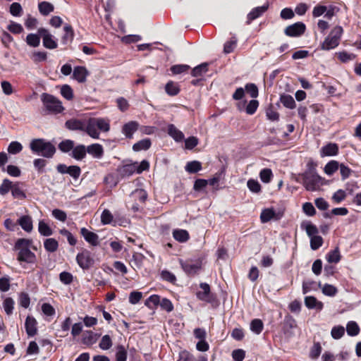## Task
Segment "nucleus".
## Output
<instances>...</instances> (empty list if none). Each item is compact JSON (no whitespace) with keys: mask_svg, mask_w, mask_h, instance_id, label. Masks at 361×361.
<instances>
[{"mask_svg":"<svg viewBox=\"0 0 361 361\" xmlns=\"http://www.w3.org/2000/svg\"><path fill=\"white\" fill-rule=\"evenodd\" d=\"M87 75L88 71L85 66H78L74 68L73 78L78 82H85Z\"/></svg>","mask_w":361,"mask_h":361,"instance_id":"18","label":"nucleus"},{"mask_svg":"<svg viewBox=\"0 0 361 361\" xmlns=\"http://www.w3.org/2000/svg\"><path fill=\"white\" fill-rule=\"evenodd\" d=\"M322 288V293L325 295L333 297L338 293V289L333 285L325 283Z\"/></svg>","mask_w":361,"mask_h":361,"instance_id":"50","label":"nucleus"},{"mask_svg":"<svg viewBox=\"0 0 361 361\" xmlns=\"http://www.w3.org/2000/svg\"><path fill=\"white\" fill-rule=\"evenodd\" d=\"M113 345L112 340L109 335H104L102 336L99 343V347L104 350H109L111 348Z\"/></svg>","mask_w":361,"mask_h":361,"instance_id":"54","label":"nucleus"},{"mask_svg":"<svg viewBox=\"0 0 361 361\" xmlns=\"http://www.w3.org/2000/svg\"><path fill=\"white\" fill-rule=\"evenodd\" d=\"M20 183L16 182L13 185V188L11 189V194L13 198L23 200L26 198V195L25 192L20 187Z\"/></svg>","mask_w":361,"mask_h":361,"instance_id":"35","label":"nucleus"},{"mask_svg":"<svg viewBox=\"0 0 361 361\" xmlns=\"http://www.w3.org/2000/svg\"><path fill=\"white\" fill-rule=\"evenodd\" d=\"M200 288L202 291H197L196 293L197 298L202 301L207 302H212L215 299V295L211 293L210 286L207 283H201L200 284Z\"/></svg>","mask_w":361,"mask_h":361,"instance_id":"10","label":"nucleus"},{"mask_svg":"<svg viewBox=\"0 0 361 361\" xmlns=\"http://www.w3.org/2000/svg\"><path fill=\"white\" fill-rule=\"evenodd\" d=\"M32 240L27 238H20L17 240L14 245V250H18L17 260L27 264H35L37 262V257L34 252L30 250Z\"/></svg>","mask_w":361,"mask_h":361,"instance_id":"2","label":"nucleus"},{"mask_svg":"<svg viewBox=\"0 0 361 361\" xmlns=\"http://www.w3.org/2000/svg\"><path fill=\"white\" fill-rule=\"evenodd\" d=\"M268 2L262 6H257L252 8L247 16L246 25H250L253 20L261 17L269 8Z\"/></svg>","mask_w":361,"mask_h":361,"instance_id":"11","label":"nucleus"},{"mask_svg":"<svg viewBox=\"0 0 361 361\" xmlns=\"http://www.w3.org/2000/svg\"><path fill=\"white\" fill-rule=\"evenodd\" d=\"M305 305L308 309H317L319 311L324 307L323 302L319 301L314 296H306L305 298Z\"/></svg>","mask_w":361,"mask_h":361,"instance_id":"23","label":"nucleus"},{"mask_svg":"<svg viewBox=\"0 0 361 361\" xmlns=\"http://www.w3.org/2000/svg\"><path fill=\"white\" fill-rule=\"evenodd\" d=\"M104 183L109 185L111 188H113L117 185L118 180L114 174L109 173L104 177Z\"/></svg>","mask_w":361,"mask_h":361,"instance_id":"64","label":"nucleus"},{"mask_svg":"<svg viewBox=\"0 0 361 361\" xmlns=\"http://www.w3.org/2000/svg\"><path fill=\"white\" fill-rule=\"evenodd\" d=\"M25 328L28 337H33L37 334V322L32 316H27L25 322Z\"/></svg>","mask_w":361,"mask_h":361,"instance_id":"14","label":"nucleus"},{"mask_svg":"<svg viewBox=\"0 0 361 361\" xmlns=\"http://www.w3.org/2000/svg\"><path fill=\"white\" fill-rule=\"evenodd\" d=\"M30 149L33 154L51 159L56 153L55 146L43 138L33 139L30 143Z\"/></svg>","mask_w":361,"mask_h":361,"instance_id":"3","label":"nucleus"},{"mask_svg":"<svg viewBox=\"0 0 361 361\" xmlns=\"http://www.w3.org/2000/svg\"><path fill=\"white\" fill-rule=\"evenodd\" d=\"M280 102L283 104V105L290 109H293L295 108V102L293 97L287 94H283L280 96Z\"/></svg>","mask_w":361,"mask_h":361,"instance_id":"32","label":"nucleus"},{"mask_svg":"<svg viewBox=\"0 0 361 361\" xmlns=\"http://www.w3.org/2000/svg\"><path fill=\"white\" fill-rule=\"evenodd\" d=\"M116 361H127L128 352L123 345H118L116 348Z\"/></svg>","mask_w":361,"mask_h":361,"instance_id":"43","label":"nucleus"},{"mask_svg":"<svg viewBox=\"0 0 361 361\" xmlns=\"http://www.w3.org/2000/svg\"><path fill=\"white\" fill-rule=\"evenodd\" d=\"M326 259L329 263H338L341 259L339 248L337 247L326 254Z\"/></svg>","mask_w":361,"mask_h":361,"instance_id":"34","label":"nucleus"},{"mask_svg":"<svg viewBox=\"0 0 361 361\" xmlns=\"http://www.w3.org/2000/svg\"><path fill=\"white\" fill-rule=\"evenodd\" d=\"M308 169L300 174L302 184L308 191H316L323 185L324 178L317 174L316 171L317 164L313 161L307 164Z\"/></svg>","mask_w":361,"mask_h":361,"instance_id":"1","label":"nucleus"},{"mask_svg":"<svg viewBox=\"0 0 361 361\" xmlns=\"http://www.w3.org/2000/svg\"><path fill=\"white\" fill-rule=\"evenodd\" d=\"M60 281L65 285H70L73 281V276L68 271H62L59 274Z\"/></svg>","mask_w":361,"mask_h":361,"instance_id":"63","label":"nucleus"},{"mask_svg":"<svg viewBox=\"0 0 361 361\" xmlns=\"http://www.w3.org/2000/svg\"><path fill=\"white\" fill-rule=\"evenodd\" d=\"M23 149V145L17 142L13 141L11 142L8 147V152L12 154H16L20 153Z\"/></svg>","mask_w":361,"mask_h":361,"instance_id":"59","label":"nucleus"},{"mask_svg":"<svg viewBox=\"0 0 361 361\" xmlns=\"http://www.w3.org/2000/svg\"><path fill=\"white\" fill-rule=\"evenodd\" d=\"M209 63L207 62L202 63L195 68H193L191 71V75L193 77H202L204 74H205L209 71Z\"/></svg>","mask_w":361,"mask_h":361,"instance_id":"29","label":"nucleus"},{"mask_svg":"<svg viewBox=\"0 0 361 361\" xmlns=\"http://www.w3.org/2000/svg\"><path fill=\"white\" fill-rule=\"evenodd\" d=\"M338 59L342 63H348L350 61H353L356 58V55L353 53H348L346 51H343L336 53Z\"/></svg>","mask_w":361,"mask_h":361,"instance_id":"48","label":"nucleus"},{"mask_svg":"<svg viewBox=\"0 0 361 361\" xmlns=\"http://www.w3.org/2000/svg\"><path fill=\"white\" fill-rule=\"evenodd\" d=\"M346 331L350 336H356L360 332V328L355 321H350L346 325Z\"/></svg>","mask_w":361,"mask_h":361,"instance_id":"33","label":"nucleus"},{"mask_svg":"<svg viewBox=\"0 0 361 361\" xmlns=\"http://www.w3.org/2000/svg\"><path fill=\"white\" fill-rule=\"evenodd\" d=\"M114 216L111 212L105 209L101 214V222L103 225L110 224L113 221Z\"/></svg>","mask_w":361,"mask_h":361,"instance_id":"62","label":"nucleus"},{"mask_svg":"<svg viewBox=\"0 0 361 361\" xmlns=\"http://www.w3.org/2000/svg\"><path fill=\"white\" fill-rule=\"evenodd\" d=\"M81 235L84 238L86 242H87L92 246H97L99 244V235L87 228L83 227L80 231Z\"/></svg>","mask_w":361,"mask_h":361,"instance_id":"15","label":"nucleus"},{"mask_svg":"<svg viewBox=\"0 0 361 361\" xmlns=\"http://www.w3.org/2000/svg\"><path fill=\"white\" fill-rule=\"evenodd\" d=\"M339 152V147L338 144L329 142L323 146L320 150L321 157H331L336 156Z\"/></svg>","mask_w":361,"mask_h":361,"instance_id":"16","label":"nucleus"},{"mask_svg":"<svg viewBox=\"0 0 361 361\" xmlns=\"http://www.w3.org/2000/svg\"><path fill=\"white\" fill-rule=\"evenodd\" d=\"M131 197L135 201L138 200L141 203H145L147 199V192L144 189H136L131 193Z\"/></svg>","mask_w":361,"mask_h":361,"instance_id":"41","label":"nucleus"},{"mask_svg":"<svg viewBox=\"0 0 361 361\" xmlns=\"http://www.w3.org/2000/svg\"><path fill=\"white\" fill-rule=\"evenodd\" d=\"M259 102L256 99H252L245 107V112L248 115H253L259 107Z\"/></svg>","mask_w":361,"mask_h":361,"instance_id":"56","label":"nucleus"},{"mask_svg":"<svg viewBox=\"0 0 361 361\" xmlns=\"http://www.w3.org/2000/svg\"><path fill=\"white\" fill-rule=\"evenodd\" d=\"M264 329V324L259 319H254L250 322V330L256 334L262 333Z\"/></svg>","mask_w":361,"mask_h":361,"instance_id":"44","label":"nucleus"},{"mask_svg":"<svg viewBox=\"0 0 361 361\" xmlns=\"http://www.w3.org/2000/svg\"><path fill=\"white\" fill-rule=\"evenodd\" d=\"M74 146L75 142L73 140L66 139L59 143L58 148L63 153H68L72 152Z\"/></svg>","mask_w":361,"mask_h":361,"instance_id":"30","label":"nucleus"},{"mask_svg":"<svg viewBox=\"0 0 361 361\" xmlns=\"http://www.w3.org/2000/svg\"><path fill=\"white\" fill-rule=\"evenodd\" d=\"M61 94L67 100H72L73 99V90L68 85H63L61 87Z\"/></svg>","mask_w":361,"mask_h":361,"instance_id":"51","label":"nucleus"},{"mask_svg":"<svg viewBox=\"0 0 361 361\" xmlns=\"http://www.w3.org/2000/svg\"><path fill=\"white\" fill-rule=\"evenodd\" d=\"M244 90L252 98H257L259 95L258 87L254 83H247Z\"/></svg>","mask_w":361,"mask_h":361,"instance_id":"55","label":"nucleus"},{"mask_svg":"<svg viewBox=\"0 0 361 361\" xmlns=\"http://www.w3.org/2000/svg\"><path fill=\"white\" fill-rule=\"evenodd\" d=\"M180 264L187 275H195L197 274L202 267L201 261L194 262L192 259H187L185 261L180 259Z\"/></svg>","mask_w":361,"mask_h":361,"instance_id":"8","label":"nucleus"},{"mask_svg":"<svg viewBox=\"0 0 361 361\" xmlns=\"http://www.w3.org/2000/svg\"><path fill=\"white\" fill-rule=\"evenodd\" d=\"M83 131L86 132L89 136L94 139H99V133L92 118L88 120L87 124L85 123V129Z\"/></svg>","mask_w":361,"mask_h":361,"instance_id":"21","label":"nucleus"},{"mask_svg":"<svg viewBox=\"0 0 361 361\" xmlns=\"http://www.w3.org/2000/svg\"><path fill=\"white\" fill-rule=\"evenodd\" d=\"M139 123L137 121H129L125 123L122 127V133L127 138H133L135 132L138 129Z\"/></svg>","mask_w":361,"mask_h":361,"instance_id":"17","label":"nucleus"},{"mask_svg":"<svg viewBox=\"0 0 361 361\" xmlns=\"http://www.w3.org/2000/svg\"><path fill=\"white\" fill-rule=\"evenodd\" d=\"M44 249L49 252H54L59 248L58 241L52 238H47L44 241Z\"/></svg>","mask_w":361,"mask_h":361,"instance_id":"36","label":"nucleus"},{"mask_svg":"<svg viewBox=\"0 0 361 361\" xmlns=\"http://www.w3.org/2000/svg\"><path fill=\"white\" fill-rule=\"evenodd\" d=\"M249 190L254 193H259L262 190V187L259 183L254 179H250L247 183Z\"/></svg>","mask_w":361,"mask_h":361,"instance_id":"58","label":"nucleus"},{"mask_svg":"<svg viewBox=\"0 0 361 361\" xmlns=\"http://www.w3.org/2000/svg\"><path fill=\"white\" fill-rule=\"evenodd\" d=\"M283 211H274L273 208L264 209L260 214V221L262 223H267L271 220L279 221L283 216Z\"/></svg>","mask_w":361,"mask_h":361,"instance_id":"9","label":"nucleus"},{"mask_svg":"<svg viewBox=\"0 0 361 361\" xmlns=\"http://www.w3.org/2000/svg\"><path fill=\"white\" fill-rule=\"evenodd\" d=\"M173 237L179 243H185L190 239V234L184 229H175L173 231Z\"/></svg>","mask_w":361,"mask_h":361,"instance_id":"27","label":"nucleus"},{"mask_svg":"<svg viewBox=\"0 0 361 361\" xmlns=\"http://www.w3.org/2000/svg\"><path fill=\"white\" fill-rule=\"evenodd\" d=\"M65 126L71 130L83 131L85 129V122L81 120L72 118L66 121Z\"/></svg>","mask_w":361,"mask_h":361,"instance_id":"24","label":"nucleus"},{"mask_svg":"<svg viewBox=\"0 0 361 361\" xmlns=\"http://www.w3.org/2000/svg\"><path fill=\"white\" fill-rule=\"evenodd\" d=\"M41 100L45 111L49 114L56 115L62 113L65 109L62 102L52 94L43 93L41 95Z\"/></svg>","mask_w":361,"mask_h":361,"instance_id":"4","label":"nucleus"},{"mask_svg":"<svg viewBox=\"0 0 361 361\" xmlns=\"http://www.w3.org/2000/svg\"><path fill=\"white\" fill-rule=\"evenodd\" d=\"M306 31V25L302 22H297L287 26L284 29V34L290 37H298Z\"/></svg>","mask_w":361,"mask_h":361,"instance_id":"7","label":"nucleus"},{"mask_svg":"<svg viewBox=\"0 0 361 361\" xmlns=\"http://www.w3.org/2000/svg\"><path fill=\"white\" fill-rule=\"evenodd\" d=\"M190 69V66L186 64L173 65L170 68V71L173 75H178L188 72Z\"/></svg>","mask_w":361,"mask_h":361,"instance_id":"53","label":"nucleus"},{"mask_svg":"<svg viewBox=\"0 0 361 361\" xmlns=\"http://www.w3.org/2000/svg\"><path fill=\"white\" fill-rule=\"evenodd\" d=\"M87 148L84 145H78L74 146L71 156L75 160L81 161L86 157Z\"/></svg>","mask_w":361,"mask_h":361,"instance_id":"20","label":"nucleus"},{"mask_svg":"<svg viewBox=\"0 0 361 361\" xmlns=\"http://www.w3.org/2000/svg\"><path fill=\"white\" fill-rule=\"evenodd\" d=\"M165 91L169 96L173 97L177 95L180 92V89L176 83L170 80L165 85Z\"/></svg>","mask_w":361,"mask_h":361,"instance_id":"38","label":"nucleus"},{"mask_svg":"<svg viewBox=\"0 0 361 361\" xmlns=\"http://www.w3.org/2000/svg\"><path fill=\"white\" fill-rule=\"evenodd\" d=\"M297 324L295 319L290 315H286L284 318L282 331L284 335L290 337L293 334V329L296 328Z\"/></svg>","mask_w":361,"mask_h":361,"instance_id":"12","label":"nucleus"},{"mask_svg":"<svg viewBox=\"0 0 361 361\" xmlns=\"http://www.w3.org/2000/svg\"><path fill=\"white\" fill-rule=\"evenodd\" d=\"M92 119L98 130L103 132H108L109 130L110 125L107 121L102 118H92Z\"/></svg>","mask_w":361,"mask_h":361,"instance_id":"42","label":"nucleus"},{"mask_svg":"<svg viewBox=\"0 0 361 361\" xmlns=\"http://www.w3.org/2000/svg\"><path fill=\"white\" fill-rule=\"evenodd\" d=\"M75 260L78 266L83 270L90 269L94 264L91 252L87 249H82L80 252H78Z\"/></svg>","mask_w":361,"mask_h":361,"instance_id":"5","label":"nucleus"},{"mask_svg":"<svg viewBox=\"0 0 361 361\" xmlns=\"http://www.w3.org/2000/svg\"><path fill=\"white\" fill-rule=\"evenodd\" d=\"M14 183H13L11 180H10L8 178H4L2 180L1 184L0 185V195H6L10 190L11 191V189L13 188V185Z\"/></svg>","mask_w":361,"mask_h":361,"instance_id":"49","label":"nucleus"},{"mask_svg":"<svg viewBox=\"0 0 361 361\" xmlns=\"http://www.w3.org/2000/svg\"><path fill=\"white\" fill-rule=\"evenodd\" d=\"M63 31L64 34L61 37V42L63 45L66 46L64 48V49H66L73 41L75 33L73 27L69 24H66L63 27Z\"/></svg>","mask_w":361,"mask_h":361,"instance_id":"13","label":"nucleus"},{"mask_svg":"<svg viewBox=\"0 0 361 361\" xmlns=\"http://www.w3.org/2000/svg\"><path fill=\"white\" fill-rule=\"evenodd\" d=\"M319 288L322 287L321 282H319L317 284L315 281L312 280H309L307 281H303L302 283V293L306 294L310 292L312 289L317 290L316 286Z\"/></svg>","mask_w":361,"mask_h":361,"instance_id":"46","label":"nucleus"},{"mask_svg":"<svg viewBox=\"0 0 361 361\" xmlns=\"http://www.w3.org/2000/svg\"><path fill=\"white\" fill-rule=\"evenodd\" d=\"M137 162L133 164H128L119 167L118 172L121 177H128L136 173Z\"/></svg>","mask_w":361,"mask_h":361,"instance_id":"22","label":"nucleus"},{"mask_svg":"<svg viewBox=\"0 0 361 361\" xmlns=\"http://www.w3.org/2000/svg\"><path fill=\"white\" fill-rule=\"evenodd\" d=\"M21 228L26 232H30L32 230V220L30 216H22L17 221Z\"/></svg>","mask_w":361,"mask_h":361,"instance_id":"25","label":"nucleus"},{"mask_svg":"<svg viewBox=\"0 0 361 361\" xmlns=\"http://www.w3.org/2000/svg\"><path fill=\"white\" fill-rule=\"evenodd\" d=\"M40 38L39 35L37 34H28L26 37V42L27 44L32 47H37L40 44Z\"/></svg>","mask_w":361,"mask_h":361,"instance_id":"45","label":"nucleus"},{"mask_svg":"<svg viewBox=\"0 0 361 361\" xmlns=\"http://www.w3.org/2000/svg\"><path fill=\"white\" fill-rule=\"evenodd\" d=\"M87 153L92 155L94 158L101 159L104 155V148L99 143L92 144L86 147Z\"/></svg>","mask_w":361,"mask_h":361,"instance_id":"19","label":"nucleus"},{"mask_svg":"<svg viewBox=\"0 0 361 361\" xmlns=\"http://www.w3.org/2000/svg\"><path fill=\"white\" fill-rule=\"evenodd\" d=\"M3 306L6 313L11 315L14 309V300L11 298H6L4 300Z\"/></svg>","mask_w":361,"mask_h":361,"instance_id":"60","label":"nucleus"},{"mask_svg":"<svg viewBox=\"0 0 361 361\" xmlns=\"http://www.w3.org/2000/svg\"><path fill=\"white\" fill-rule=\"evenodd\" d=\"M259 178L263 183H269L273 178L271 170L268 168L263 169L259 173Z\"/></svg>","mask_w":361,"mask_h":361,"instance_id":"52","label":"nucleus"},{"mask_svg":"<svg viewBox=\"0 0 361 361\" xmlns=\"http://www.w3.org/2000/svg\"><path fill=\"white\" fill-rule=\"evenodd\" d=\"M38 34L42 39L43 46L48 49H54L58 47L57 39L52 35L50 32L44 27H40L37 30Z\"/></svg>","mask_w":361,"mask_h":361,"instance_id":"6","label":"nucleus"},{"mask_svg":"<svg viewBox=\"0 0 361 361\" xmlns=\"http://www.w3.org/2000/svg\"><path fill=\"white\" fill-rule=\"evenodd\" d=\"M339 164L336 160L329 161L324 166V173L328 176H332L338 169Z\"/></svg>","mask_w":361,"mask_h":361,"instance_id":"39","label":"nucleus"},{"mask_svg":"<svg viewBox=\"0 0 361 361\" xmlns=\"http://www.w3.org/2000/svg\"><path fill=\"white\" fill-rule=\"evenodd\" d=\"M202 169V163L199 161H192L187 163L185 169L189 173H196Z\"/></svg>","mask_w":361,"mask_h":361,"instance_id":"37","label":"nucleus"},{"mask_svg":"<svg viewBox=\"0 0 361 361\" xmlns=\"http://www.w3.org/2000/svg\"><path fill=\"white\" fill-rule=\"evenodd\" d=\"M323 244V238L320 235H314L310 238V247L313 250H318Z\"/></svg>","mask_w":361,"mask_h":361,"instance_id":"61","label":"nucleus"},{"mask_svg":"<svg viewBox=\"0 0 361 361\" xmlns=\"http://www.w3.org/2000/svg\"><path fill=\"white\" fill-rule=\"evenodd\" d=\"M59 233L66 237L68 243L71 246H75L77 243V239L73 235V234L67 229L62 228L59 230Z\"/></svg>","mask_w":361,"mask_h":361,"instance_id":"57","label":"nucleus"},{"mask_svg":"<svg viewBox=\"0 0 361 361\" xmlns=\"http://www.w3.org/2000/svg\"><path fill=\"white\" fill-rule=\"evenodd\" d=\"M168 134L176 142H181L184 139V134L173 124L168 126Z\"/></svg>","mask_w":361,"mask_h":361,"instance_id":"28","label":"nucleus"},{"mask_svg":"<svg viewBox=\"0 0 361 361\" xmlns=\"http://www.w3.org/2000/svg\"><path fill=\"white\" fill-rule=\"evenodd\" d=\"M39 13L43 16H47L54 9L53 4L48 1H42L38 4Z\"/></svg>","mask_w":361,"mask_h":361,"instance_id":"40","label":"nucleus"},{"mask_svg":"<svg viewBox=\"0 0 361 361\" xmlns=\"http://www.w3.org/2000/svg\"><path fill=\"white\" fill-rule=\"evenodd\" d=\"M340 42L328 35L324 42L320 44V49L329 51L337 47Z\"/></svg>","mask_w":361,"mask_h":361,"instance_id":"26","label":"nucleus"},{"mask_svg":"<svg viewBox=\"0 0 361 361\" xmlns=\"http://www.w3.org/2000/svg\"><path fill=\"white\" fill-rule=\"evenodd\" d=\"M152 142L149 138L142 139L133 145V149L135 152H139L142 150H147L150 148Z\"/></svg>","mask_w":361,"mask_h":361,"instance_id":"31","label":"nucleus"},{"mask_svg":"<svg viewBox=\"0 0 361 361\" xmlns=\"http://www.w3.org/2000/svg\"><path fill=\"white\" fill-rule=\"evenodd\" d=\"M39 233L43 236H50L53 234V231L50 226L44 221H39L38 225Z\"/></svg>","mask_w":361,"mask_h":361,"instance_id":"47","label":"nucleus"}]
</instances>
